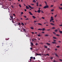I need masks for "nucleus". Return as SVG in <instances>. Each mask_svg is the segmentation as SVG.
Instances as JSON below:
<instances>
[{
	"instance_id": "51",
	"label": "nucleus",
	"mask_w": 62,
	"mask_h": 62,
	"mask_svg": "<svg viewBox=\"0 0 62 62\" xmlns=\"http://www.w3.org/2000/svg\"><path fill=\"white\" fill-rule=\"evenodd\" d=\"M25 20H29V19H28V18H27V19H25Z\"/></svg>"
},
{
	"instance_id": "45",
	"label": "nucleus",
	"mask_w": 62,
	"mask_h": 62,
	"mask_svg": "<svg viewBox=\"0 0 62 62\" xmlns=\"http://www.w3.org/2000/svg\"><path fill=\"white\" fill-rule=\"evenodd\" d=\"M33 59L34 60H35V59H36V58H35V57H33Z\"/></svg>"
},
{
	"instance_id": "42",
	"label": "nucleus",
	"mask_w": 62,
	"mask_h": 62,
	"mask_svg": "<svg viewBox=\"0 0 62 62\" xmlns=\"http://www.w3.org/2000/svg\"><path fill=\"white\" fill-rule=\"evenodd\" d=\"M55 51H57V49L55 48Z\"/></svg>"
},
{
	"instance_id": "61",
	"label": "nucleus",
	"mask_w": 62,
	"mask_h": 62,
	"mask_svg": "<svg viewBox=\"0 0 62 62\" xmlns=\"http://www.w3.org/2000/svg\"><path fill=\"white\" fill-rule=\"evenodd\" d=\"M13 15H14V16H15V15L14 14H13Z\"/></svg>"
},
{
	"instance_id": "9",
	"label": "nucleus",
	"mask_w": 62,
	"mask_h": 62,
	"mask_svg": "<svg viewBox=\"0 0 62 62\" xmlns=\"http://www.w3.org/2000/svg\"><path fill=\"white\" fill-rule=\"evenodd\" d=\"M44 55H46H46H48V56H49V54H44Z\"/></svg>"
},
{
	"instance_id": "27",
	"label": "nucleus",
	"mask_w": 62,
	"mask_h": 62,
	"mask_svg": "<svg viewBox=\"0 0 62 62\" xmlns=\"http://www.w3.org/2000/svg\"><path fill=\"white\" fill-rule=\"evenodd\" d=\"M37 35L39 37H40V36H41V35H40V34H38Z\"/></svg>"
},
{
	"instance_id": "60",
	"label": "nucleus",
	"mask_w": 62,
	"mask_h": 62,
	"mask_svg": "<svg viewBox=\"0 0 62 62\" xmlns=\"http://www.w3.org/2000/svg\"><path fill=\"white\" fill-rule=\"evenodd\" d=\"M34 39V40H36V39Z\"/></svg>"
},
{
	"instance_id": "40",
	"label": "nucleus",
	"mask_w": 62,
	"mask_h": 62,
	"mask_svg": "<svg viewBox=\"0 0 62 62\" xmlns=\"http://www.w3.org/2000/svg\"><path fill=\"white\" fill-rule=\"evenodd\" d=\"M25 33H24L25 34V35H26V33H27V32H25Z\"/></svg>"
},
{
	"instance_id": "12",
	"label": "nucleus",
	"mask_w": 62,
	"mask_h": 62,
	"mask_svg": "<svg viewBox=\"0 0 62 62\" xmlns=\"http://www.w3.org/2000/svg\"><path fill=\"white\" fill-rule=\"evenodd\" d=\"M36 54L37 55H41V54H38L37 53H36Z\"/></svg>"
},
{
	"instance_id": "29",
	"label": "nucleus",
	"mask_w": 62,
	"mask_h": 62,
	"mask_svg": "<svg viewBox=\"0 0 62 62\" xmlns=\"http://www.w3.org/2000/svg\"><path fill=\"white\" fill-rule=\"evenodd\" d=\"M21 24H22V25H24V24L23 23H21Z\"/></svg>"
},
{
	"instance_id": "30",
	"label": "nucleus",
	"mask_w": 62,
	"mask_h": 62,
	"mask_svg": "<svg viewBox=\"0 0 62 62\" xmlns=\"http://www.w3.org/2000/svg\"><path fill=\"white\" fill-rule=\"evenodd\" d=\"M53 39H56V37H53Z\"/></svg>"
},
{
	"instance_id": "46",
	"label": "nucleus",
	"mask_w": 62,
	"mask_h": 62,
	"mask_svg": "<svg viewBox=\"0 0 62 62\" xmlns=\"http://www.w3.org/2000/svg\"><path fill=\"white\" fill-rule=\"evenodd\" d=\"M24 18H26V16H24Z\"/></svg>"
},
{
	"instance_id": "13",
	"label": "nucleus",
	"mask_w": 62,
	"mask_h": 62,
	"mask_svg": "<svg viewBox=\"0 0 62 62\" xmlns=\"http://www.w3.org/2000/svg\"><path fill=\"white\" fill-rule=\"evenodd\" d=\"M33 2L36 3V1L35 0H33Z\"/></svg>"
},
{
	"instance_id": "38",
	"label": "nucleus",
	"mask_w": 62,
	"mask_h": 62,
	"mask_svg": "<svg viewBox=\"0 0 62 62\" xmlns=\"http://www.w3.org/2000/svg\"><path fill=\"white\" fill-rule=\"evenodd\" d=\"M52 29H55V28L54 27H53L52 28Z\"/></svg>"
},
{
	"instance_id": "16",
	"label": "nucleus",
	"mask_w": 62,
	"mask_h": 62,
	"mask_svg": "<svg viewBox=\"0 0 62 62\" xmlns=\"http://www.w3.org/2000/svg\"><path fill=\"white\" fill-rule=\"evenodd\" d=\"M50 24H51V25H54V24H53L52 23H50Z\"/></svg>"
},
{
	"instance_id": "1",
	"label": "nucleus",
	"mask_w": 62,
	"mask_h": 62,
	"mask_svg": "<svg viewBox=\"0 0 62 62\" xmlns=\"http://www.w3.org/2000/svg\"><path fill=\"white\" fill-rule=\"evenodd\" d=\"M54 19L53 18V16H51V19L50 20V22H51L52 21H53L54 20Z\"/></svg>"
},
{
	"instance_id": "59",
	"label": "nucleus",
	"mask_w": 62,
	"mask_h": 62,
	"mask_svg": "<svg viewBox=\"0 0 62 62\" xmlns=\"http://www.w3.org/2000/svg\"><path fill=\"white\" fill-rule=\"evenodd\" d=\"M59 26H62V24L60 25H59Z\"/></svg>"
},
{
	"instance_id": "8",
	"label": "nucleus",
	"mask_w": 62,
	"mask_h": 62,
	"mask_svg": "<svg viewBox=\"0 0 62 62\" xmlns=\"http://www.w3.org/2000/svg\"><path fill=\"white\" fill-rule=\"evenodd\" d=\"M52 43H53V44H56V43L54 42H52Z\"/></svg>"
},
{
	"instance_id": "47",
	"label": "nucleus",
	"mask_w": 62,
	"mask_h": 62,
	"mask_svg": "<svg viewBox=\"0 0 62 62\" xmlns=\"http://www.w3.org/2000/svg\"><path fill=\"white\" fill-rule=\"evenodd\" d=\"M41 11L42 12V13H44V12H43L42 11Z\"/></svg>"
},
{
	"instance_id": "18",
	"label": "nucleus",
	"mask_w": 62,
	"mask_h": 62,
	"mask_svg": "<svg viewBox=\"0 0 62 62\" xmlns=\"http://www.w3.org/2000/svg\"><path fill=\"white\" fill-rule=\"evenodd\" d=\"M59 9H60L62 10V7L61 8L60 7H59Z\"/></svg>"
},
{
	"instance_id": "58",
	"label": "nucleus",
	"mask_w": 62,
	"mask_h": 62,
	"mask_svg": "<svg viewBox=\"0 0 62 62\" xmlns=\"http://www.w3.org/2000/svg\"><path fill=\"white\" fill-rule=\"evenodd\" d=\"M47 30V31H49L50 30V29L47 30Z\"/></svg>"
},
{
	"instance_id": "57",
	"label": "nucleus",
	"mask_w": 62,
	"mask_h": 62,
	"mask_svg": "<svg viewBox=\"0 0 62 62\" xmlns=\"http://www.w3.org/2000/svg\"><path fill=\"white\" fill-rule=\"evenodd\" d=\"M31 5H32V6H34V4H31Z\"/></svg>"
},
{
	"instance_id": "49",
	"label": "nucleus",
	"mask_w": 62,
	"mask_h": 62,
	"mask_svg": "<svg viewBox=\"0 0 62 62\" xmlns=\"http://www.w3.org/2000/svg\"><path fill=\"white\" fill-rule=\"evenodd\" d=\"M39 6H40V7H41V6H42V5H41V4H40V5H39Z\"/></svg>"
},
{
	"instance_id": "3",
	"label": "nucleus",
	"mask_w": 62,
	"mask_h": 62,
	"mask_svg": "<svg viewBox=\"0 0 62 62\" xmlns=\"http://www.w3.org/2000/svg\"><path fill=\"white\" fill-rule=\"evenodd\" d=\"M10 17L11 18L12 22L13 23V20H12L13 19V16H10Z\"/></svg>"
},
{
	"instance_id": "64",
	"label": "nucleus",
	"mask_w": 62,
	"mask_h": 62,
	"mask_svg": "<svg viewBox=\"0 0 62 62\" xmlns=\"http://www.w3.org/2000/svg\"><path fill=\"white\" fill-rule=\"evenodd\" d=\"M60 5H61V6H62V3L61 4H60Z\"/></svg>"
},
{
	"instance_id": "17",
	"label": "nucleus",
	"mask_w": 62,
	"mask_h": 62,
	"mask_svg": "<svg viewBox=\"0 0 62 62\" xmlns=\"http://www.w3.org/2000/svg\"><path fill=\"white\" fill-rule=\"evenodd\" d=\"M55 55L57 57H59V56H58V55L56 54V53H55Z\"/></svg>"
},
{
	"instance_id": "31",
	"label": "nucleus",
	"mask_w": 62,
	"mask_h": 62,
	"mask_svg": "<svg viewBox=\"0 0 62 62\" xmlns=\"http://www.w3.org/2000/svg\"><path fill=\"white\" fill-rule=\"evenodd\" d=\"M19 7L20 8L22 7V6H21V4H19Z\"/></svg>"
},
{
	"instance_id": "37",
	"label": "nucleus",
	"mask_w": 62,
	"mask_h": 62,
	"mask_svg": "<svg viewBox=\"0 0 62 62\" xmlns=\"http://www.w3.org/2000/svg\"><path fill=\"white\" fill-rule=\"evenodd\" d=\"M30 58L31 59H33V58L32 57H30Z\"/></svg>"
},
{
	"instance_id": "22",
	"label": "nucleus",
	"mask_w": 62,
	"mask_h": 62,
	"mask_svg": "<svg viewBox=\"0 0 62 62\" xmlns=\"http://www.w3.org/2000/svg\"><path fill=\"white\" fill-rule=\"evenodd\" d=\"M38 25H42V24L40 23H38Z\"/></svg>"
},
{
	"instance_id": "39",
	"label": "nucleus",
	"mask_w": 62,
	"mask_h": 62,
	"mask_svg": "<svg viewBox=\"0 0 62 62\" xmlns=\"http://www.w3.org/2000/svg\"><path fill=\"white\" fill-rule=\"evenodd\" d=\"M45 48H47V46H45Z\"/></svg>"
},
{
	"instance_id": "55",
	"label": "nucleus",
	"mask_w": 62,
	"mask_h": 62,
	"mask_svg": "<svg viewBox=\"0 0 62 62\" xmlns=\"http://www.w3.org/2000/svg\"><path fill=\"white\" fill-rule=\"evenodd\" d=\"M36 22H37V21H34V23H36Z\"/></svg>"
},
{
	"instance_id": "33",
	"label": "nucleus",
	"mask_w": 62,
	"mask_h": 62,
	"mask_svg": "<svg viewBox=\"0 0 62 62\" xmlns=\"http://www.w3.org/2000/svg\"><path fill=\"white\" fill-rule=\"evenodd\" d=\"M28 7H30V8H31V6H30L28 5Z\"/></svg>"
},
{
	"instance_id": "56",
	"label": "nucleus",
	"mask_w": 62,
	"mask_h": 62,
	"mask_svg": "<svg viewBox=\"0 0 62 62\" xmlns=\"http://www.w3.org/2000/svg\"><path fill=\"white\" fill-rule=\"evenodd\" d=\"M50 48H48V49H47L48 50H50Z\"/></svg>"
},
{
	"instance_id": "50",
	"label": "nucleus",
	"mask_w": 62,
	"mask_h": 62,
	"mask_svg": "<svg viewBox=\"0 0 62 62\" xmlns=\"http://www.w3.org/2000/svg\"><path fill=\"white\" fill-rule=\"evenodd\" d=\"M54 62H55V60H54L53 61Z\"/></svg>"
},
{
	"instance_id": "24",
	"label": "nucleus",
	"mask_w": 62,
	"mask_h": 62,
	"mask_svg": "<svg viewBox=\"0 0 62 62\" xmlns=\"http://www.w3.org/2000/svg\"><path fill=\"white\" fill-rule=\"evenodd\" d=\"M46 44H47V45H50V44L49 43H46Z\"/></svg>"
},
{
	"instance_id": "62",
	"label": "nucleus",
	"mask_w": 62,
	"mask_h": 62,
	"mask_svg": "<svg viewBox=\"0 0 62 62\" xmlns=\"http://www.w3.org/2000/svg\"><path fill=\"white\" fill-rule=\"evenodd\" d=\"M24 11H26V9H25Z\"/></svg>"
},
{
	"instance_id": "7",
	"label": "nucleus",
	"mask_w": 62,
	"mask_h": 62,
	"mask_svg": "<svg viewBox=\"0 0 62 62\" xmlns=\"http://www.w3.org/2000/svg\"><path fill=\"white\" fill-rule=\"evenodd\" d=\"M26 9H29V7H28V6H26Z\"/></svg>"
},
{
	"instance_id": "54",
	"label": "nucleus",
	"mask_w": 62,
	"mask_h": 62,
	"mask_svg": "<svg viewBox=\"0 0 62 62\" xmlns=\"http://www.w3.org/2000/svg\"><path fill=\"white\" fill-rule=\"evenodd\" d=\"M45 3H46V5H47V3H46V2L45 1Z\"/></svg>"
},
{
	"instance_id": "11",
	"label": "nucleus",
	"mask_w": 62,
	"mask_h": 62,
	"mask_svg": "<svg viewBox=\"0 0 62 62\" xmlns=\"http://www.w3.org/2000/svg\"><path fill=\"white\" fill-rule=\"evenodd\" d=\"M23 31H24V32H26V30H25V29H24V28H23Z\"/></svg>"
},
{
	"instance_id": "26",
	"label": "nucleus",
	"mask_w": 62,
	"mask_h": 62,
	"mask_svg": "<svg viewBox=\"0 0 62 62\" xmlns=\"http://www.w3.org/2000/svg\"><path fill=\"white\" fill-rule=\"evenodd\" d=\"M45 37H47V36H48V35H47V34L45 35Z\"/></svg>"
},
{
	"instance_id": "53",
	"label": "nucleus",
	"mask_w": 62,
	"mask_h": 62,
	"mask_svg": "<svg viewBox=\"0 0 62 62\" xmlns=\"http://www.w3.org/2000/svg\"><path fill=\"white\" fill-rule=\"evenodd\" d=\"M58 42H60V43L61 42V41H58Z\"/></svg>"
},
{
	"instance_id": "41",
	"label": "nucleus",
	"mask_w": 62,
	"mask_h": 62,
	"mask_svg": "<svg viewBox=\"0 0 62 62\" xmlns=\"http://www.w3.org/2000/svg\"><path fill=\"white\" fill-rule=\"evenodd\" d=\"M60 46H57V48H59V47H60Z\"/></svg>"
},
{
	"instance_id": "21",
	"label": "nucleus",
	"mask_w": 62,
	"mask_h": 62,
	"mask_svg": "<svg viewBox=\"0 0 62 62\" xmlns=\"http://www.w3.org/2000/svg\"><path fill=\"white\" fill-rule=\"evenodd\" d=\"M59 32H60V33L61 34H62V31H59Z\"/></svg>"
},
{
	"instance_id": "23",
	"label": "nucleus",
	"mask_w": 62,
	"mask_h": 62,
	"mask_svg": "<svg viewBox=\"0 0 62 62\" xmlns=\"http://www.w3.org/2000/svg\"><path fill=\"white\" fill-rule=\"evenodd\" d=\"M31 45H32V46L33 45V43L32 42H31Z\"/></svg>"
},
{
	"instance_id": "28",
	"label": "nucleus",
	"mask_w": 62,
	"mask_h": 62,
	"mask_svg": "<svg viewBox=\"0 0 62 62\" xmlns=\"http://www.w3.org/2000/svg\"><path fill=\"white\" fill-rule=\"evenodd\" d=\"M53 33L54 34V35H56V33H55L54 32H53Z\"/></svg>"
},
{
	"instance_id": "44",
	"label": "nucleus",
	"mask_w": 62,
	"mask_h": 62,
	"mask_svg": "<svg viewBox=\"0 0 62 62\" xmlns=\"http://www.w3.org/2000/svg\"><path fill=\"white\" fill-rule=\"evenodd\" d=\"M36 45H38V43H36Z\"/></svg>"
},
{
	"instance_id": "20",
	"label": "nucleus",
	"mask_w": 62,
	"mask_h": 62,
	"mask_svg": "<svg viewBox=\"0 0 62 62\" xmlns=\"http://www.w3.org/2000/svg\"><path fill=\"white\" fill-rule=\"evenodd\" d=\"M32 17L33 18V19H35L36 18L34 16H32Z\"/></svg>"
},
{
	"instance_id": "48",
	"label": "nucleus",
	"mask_w": 62,
	"mask_h": 62,
	"mask_svg": "<svg viewBox=\"0 0 62 62\" xmlns=\"http://www.w3.org/2000/svg\"><path fill=\"white\" fill-rule=\"evenodd\" d=\"M23 12H22L21 13V14H23Z\"/></svg>"
},
{
	"instance_id": "6",
	"label": "nucleus",
	"mask_w": 62,
	"mask_h": 62,
	"mask_svg": "<svg viewBox=\"0 0 62 62\" xmlns=\"http://www.w3.org/2000/svg\"><path fill=\"white\" fill-rule=\"evenodd\" d=\"M40 9H39L37 11V12H38V13H40Z\"/></svg>"
},
{
	"instance_id": "43",
	"label": "nucleus",
	"mask_w": 62,
	"mask_h": 62,
	"mask_svg": "<svg viewBox=\"0 0 62 62\" xmlns=\"http://www.w3.org/2000/svg\"><path fill=\"white\" fill-rule=\"evenodd\" d=\"M60 61H62V60L60 59L59 60Z\"/></svg>"
},
{
	"instance_id": "34",
	"label": "nucleus",
	"mask_w": 62,
	"mask_h": 62,
	"mask_svg": "<svg viewBox=\"0 0 62 62\" xmlns=\"http://www.w3.org/2000/svg\"><path fill=\"white\" fill-rule=\"evenodd\" d=\"M54 10V9H52L51 10V11H53Z\"/></svg>"
},
{
	"instance_id": "36",
	"label": "nucleus",
	"mask_w": 62,
	"mask_h": 62,
	"mask_svg": "<svg viewBox=\"0 0 62 62\" xmlns=\"http://www.w3.org/2000/svg\"><path fill=\"white\" fill-rule=\"evenodd\" d=\"M41 18L42 19H44L45 18L43 17H41Z\"/></svg>"
},
{
	"instance_id": "4",
	"label": "nucleus",
	"mask_w": 62,
	"mask_h": 62,
	"mask_svg": "<svg viewBox=\"0 0 62 62\" xmlns=\"http://www.w3.org/2000/svg\"><path fill=\"white\" fill-rule=\"evenodd\" d=\"M26 37H29V36H30V35H29V34H26Z\"/></svg>"
},
{
	"instance_id": "2",
	"label": "nucleus",
	"mask_w": 62,
	"mask_h": 62,
	"mask_svg": "<svg viewBox=\"0 0 62 62\" xmlns=\"http://www.w3.org/2000/svg\"><path fill=\"white\" fill-rule=\"evenodd\" d=\"M49 8V6L48 5H46L44 7V8Z\"/></svg>"
},
{
	"instance_id": "10",
	"label": "nucleus",
	"mask_w": 62,
	"mask_h": 62,
	"mask_svg": "<svg viewBox=\"0 0 62 62\" xmlns=\"http://www.w3.org/2000/svg\"><path fill=\"white\" fill-rule=\"evenodd\" d=\"M30 28L31 29H34V28L33 27H30Z\"/></svg>"
},
{
	"instance_id": "19",
	"label": "nucleus",
	"mask_w": 62,
	"mask_h": 62,
	"mask_svg": "<svg viewBox=\"0 0 62 62\" xmlns=\"http://www.w3.org/2000/svg\"><path fill=\"white\" fill-rule=\"evenodd\" d=\"M42 31H44L45 30V28H44L43 29H42Z\"/></svg>"
},
{
	"instance_id": "25",
	"label": "nucleus",
	"mask_w": 62,
	"mask_h": 62,
	"mask_svg": "<svg viewBox=\"0 0 62 62\" xmlns=\"http://www.w3.org/2000/svg\"><path fill=\"white\" fill-rule=\"evenodd\" d=\"M38 30H42V29H38Z\"/></svg>"
},
{
	"instance_id": "5",
	"label": "nucleus",
	"mask_w": 62,
	"mask_h": 62,
	"mask_svg": "<svg viewBox=\"0 0 62 62\" xmlns=\"http://www.w3.org/2000/svg\"><path fill=\"white\" fill-rule=\"evenodd\" d=\"M29 13L31 15H33V14H32V13H31V12H29Z\"/></svg>"
},
{
	"instance_id": "14",
	"label": "nucleus",
	"mask_w": 62,
	"mask_h": 62,
	"mask_svg": "<svg viewBox=\"0 0 62 62\" xmlns=\"http://www.w3.org/2000/svg\"><path fill=\"white\" fill-rule=\"evenodd\" d=\"M21 24L20 23H18V25H19V26H21Z\"/></svg>"
},
{
	"instance_id": "52",
	"label": "nucleus",
	"mask_w": 62,
	"mask_h": 62,
	"mask_svg": "<svg viewBox=\"0 0 62 62\" xmlns=\"http://www.w3.org/2000/svg\"><path fill=\"white\" fill-rule=\"evenodd\" d=\"M53 7V5H51V7Z\"/></svg>"
},
{
	"instance_id": "63",
	"label": "nucleus",
	"mask_w": 62,
	"mask_h": 62,
	"mask_svg": "<svg viewBox=\"0 0 62 62\" xmlns=\"http://www.w3.org/2000/svg\"><path fill=\"white\" fill-rule=\"evenodd\" d=\"M30 49H31V50H32V47H31L30 48Z\"/></svg>"
},
{
	"instance_id": "35",
	"label": "nucleus",
	"mask_w": 62,
	"mask_h": 62,
	"mask_svg": "<svg viewBox=\"0 0 62 62\" xmlns=\"http://www.w3.org/2000/svg\"><path fill=\"white\" fill-rule=\"evenodd\" d=\"M56 36H60V35H59L58 34H56Z\"/></svg>"
},
{
	"instance_id": "15",
	"label": "nucleus",
	"mask_w": 62,
	"mask_h": 62,
	"mask_svg": "<svg viewBox=\"0 0 62 62\" xmlns=\"http://www.w3.org/2000/svg\"><path fill=\"white\" fill-rule=\"evenodd\" d=\"M36 4L37 6V7H38V6H39V5H38V4H39V3L38 2H37L36 3Z\"/></svg>"
},
{
	"instance_id": "32",
	"label": "nucleus",
	"mask_w": 62,
	"mask_h": 62,
	"mask_svg": "<svg viewBox=\"0 0 62 62\" xmlns=\"http://www.w3.org/2000/svg\"><path fill=\"white\" fill-rule=\"evenodd\" d=\"M55 32H57V30H55Z\"/></svg>"
}]
</instances>
